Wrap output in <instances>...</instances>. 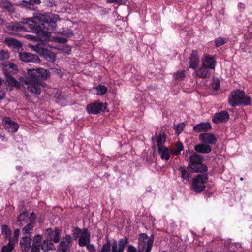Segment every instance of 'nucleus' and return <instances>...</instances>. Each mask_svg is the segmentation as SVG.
Returning <instances> with one entry per match:
<instances>
[{"label":"nucleus","instance_id":"nucleus-1","mask_svg":"<svg viewBox=\"0 0 252 252\" xmlns=\"http://www.w3.org/2000/svg\"><path fill=\"white\" fill-rule=\"evenodd\" d=\"M58 16L49 13H38L32 18H26L23 22L28 25L32 32L39 34L43 33L44 36H47L48 33L44 30H51L56 26L55 20Z\"/></svg>","mask_w":252,"mask_h":252},{"label":"nucleus","instance_id":"nucleus-2","mask_svg":"<svg viewBox=\"0 0 252 252\" xmlns=\"http://www.w3.org/2000/svg\"><path fill=\"white\" fill-rule=\"evenodd\" d=\"M27 77L23 84L25 89L31 93L39 94L41 92V86L45 84L42 81L49 77L48 71L44 68L28 69Z\"/></svg>","mask_w":252,"mask_h":252},{"label":"nucleus","instance_id":"nucleus-3","mask_svg":"<svg viewBox=\"0 0 252 252\" xmlns=\"http://www.w3.org/2000/svg\"><path fill=\"white\" fill-rule=\"evenodd\" d=\"M189 154V163L188 168H190L192 172H204L207 170V166L202 163V157L195 152L190 150L186 151V156Z\"/></svg>","mask_w":252,"mask_h":252},{"label":"nucleus","instance_id":"nucleus-4","mask_svg":"<svg viewBox=\"0 0 252 252\" xmlns=\"http://www.w3.org/2000/svg\"><path fill=\"white\" fill-rule=\"evenodd\" d=\"M251 102V98L246 95L244 91L240 90L231 92L229 96V103L232 106H236L241 104L249 105Z\"/></svg>","mask_w":252,"mask_h":252},{"label":"nucleus","instance_id":"nucleus-5","mask_svg":"<svg viewBox=\"0 0 252 252\" xmlns=\"http://www.w3.org/2000/svg\"><path fill=\"white\" fill-rule=\"evenodd\" d=\"M74 233L81 235L79 239L78 244L81 247L86 246L88 252H96L94 246L90 244V234L87 229L81 230L80 228H76Z\"/></svg>","mask_w":252,"mask_h":252},{"label":"nucleus","instance_id":"nucleus-6","mask_svg":"<svg viewBox=\"0 0 252 252\" xmlns=\"http://www.w3.org/2000/svg\"><path fill=\"white\" fill-rule=\"evenodd\" d=\"M208 181L206 174H199L195 176L192 181V187L196 192H202L205 189L204 184Z\"/></svg>","mask_w":252,"mask_h":252},{"label":"nucleus","instance_id":"nucleus-7","mask_svg":"<svg viewBox=\"0 0 252 252\" xmlns=\"http://www.w3.org/2000/svg\"><path fill=\"white\" fill-rule=\"evenodd\" d=\"M153 244V238H149L146 234H141L139 237V249L142 252H150Z\"/></svg>","mask_w":252,"mask_h":252},{"label":"nucleus","instance_id":"nucleus-8","mask_svg":"<svg viewBox=\"0 0 252 252\" xmlns=\"http://www.w3.org/2000/svg\"><path fill=\"white\" fill-rule=\"evenodd\" d=\"M72 239L69 235H65L58 247V252H70Z\"/></svg>","mask_w":252,"mask_h":252},{"label":"nucleus","instance_id":"nucleus-9","mask_svg":"<svg viewBox=\"0 0 252 252\" xmlns=\"http://www.w3.org/2000/svg\"><path fill=\"white\" fill-rule=\"evenodd\" d=\"M201 65L211 71L214 70L216 65V61L214 57L205 54L201 59Z\"/></svg>","mask_w":252,"mask_h":252},{"label":"nucleus","instance_id":"nucleus-10","mask_svg":"<svg viewBox=\"0 0 252 252\" xmlns=\"http://www.w3.org/2000/svg\"><path fill=\"white\" fill-rule=\"evenodd\" d=\"M18 54L20 59L24 62H31L36 63H39L40 61L39 57L36 55L27 52H19Z\"/></svg>","mask_w":252,"mask_h":252},{"label":"nucleus","instance_id":"nucleus-11","mask_svg":"<svg viewBox=\"0 0 252 252\" xmlns=\"http://www.w3.org/2000/svg\"><path fill=\"white\" fill-rule=\"evenodd\" d=\"M105 104L95 102L88 105L87 111L90 114H97L101 111L106 109Z\"/></svg>","mask_w":252,"mask_h":252},{"label":"nucleus","instance_id":"nucleus-12","mask_svg":"<svg viewBox=\"0 0 252 252\" xmlns=\"http://www.w3.org/2000/svg\"><path fill=\"white\" fill-rule=\"evenodd\" d=\"M4 128L9 132H16L19 128V125L17 123L12 121L9 117L3 118L2 121Z\"/></svg>","mask_w":252,"mask_h":252},{"label":"nucleus","instance_id":"nucleus-13","mask_svg":"<svg viewBox=\"0 0 252 252\" xmlns=\"http://www.w3.org/2000/svg\"><path fill=\"white\" fill-rule=\"evenodd\" d=\"M33 49L42 55L47 61L54 62L55 60V55L47 49H40L38 46H34Z\"/></svg>","mask_w":252,"mask_h":252},{"label":"nucleus","instance_id":"nucleus-14","mask_svg":"<svg viewBox=\"0 0 252 252\" xmlns=\"http://www.w3.org/2000/svg\"><path fill=\"white\" fill-rule=\"evenodd\" d=\"M212 74V71L201 65L194 73V76L199 78H209Z\"/></svg>","mask_w":252,"mask_h":252},{"label":"nucleus","instance_id":"nucleus-15","mask_svg":"<svg viewBox=\"0 0 252 252\" xmlns=\"http://www.w3.org/2000/svg\"><path fill=\"white\" fill-rule=\"evenodd\" d=\"M127 243V238L120 239L118 244L116 241H114L112 244V252H124L125 247Z\"/></svg>","mask_w":252,"mask_h":252},{"label":"nucleus","instance_id":"nucleus-16","mask_svg":"<svg viewBox=\"0 0 252 252\" xmlns=\"http://www.w3.org/2000/svg\"><path fill=\"white\" fill-rule=\"evenodd\" d=\"M229 119V114L227 111H223L220 113H216L212 119L214 123L217 124L226 122Z\"/></svg>","mask_w":252,"mask_h":252},{"label":"nucleus","instance_id":"nucleus-17","mask_svg":"<svg viewBox=\"0 0 252 252\" xmlns=\"http://www.w3.org/2000/svg\"><path fill=\"white\" fill-rule=\"evenodd\" d=\"M199 139L205 144H214L216 142L215 136L211 133H204L200 134Z\"/></svg>","mask_w":252,"mask_h":252},{"label":"nucleus","instance_id":"nucleus-18","mask_svg":"<svg viewBox=\"0 0 252 252\" xmlns=\"http://www.w3.org/2000/svg\"><path fill=\"white\" fill-rule=\"evenodd\" d=\"M32 238L25 235L23 236L20 242L21 252H28L31 247Z\"/></svg>","mask_w":252,"mask_h":252},{"label":"nucleus","instance_id":"nucleus-19","mask_svg":"<svg viewBox=\"0 0 252 252\" xmlns=\"http://www.w3.org/2000/svg\"><path fill=\"white\" fill-rule=\"evenodd\" d=\"M154 143H157L158 150H161V148L164 147L163 145L166 140V135L163 132L159 133L158 135L153 136L152 138Z\"/></svg>","mask_w":252,"mask_h":252},{"label":"nucleus","instance_id":"nucleus-20","mask_svg":"<svg viewBox=\"0 0 252 252\" xmlns=\"http://www.w3.org/2000/svg\"><path fill=\"white\" fill-rule=\"evenodd\" d=\"M189 68L193 69H195L199 63V57L198 52L195 50H193L189 58Z\"/></svg>","mask_w":252,"mask_h":252},{"label":"nucleus","instance_id":"nucleus-21","mask_svg":"<svg viewBox=\"0 0 252 252\" xmlns=\"http://www.w3.org/2000/svg\"><path fill=\"white\" fill-rule=\"evenodd\" d=\"M2 65V68L5 74H6V73H8V74L16 73L18 70L17 66L12 63L7 62Z\"/></svg>","mask_w":252,"mask_h":252},{"label":"nucleus","instance_id":"nucleus-22","mask_svg":"<svg viewBox=\"0 0 252 252\" xmlns=\"http://www.w3.org/2000/svg\"><path fill=\"white\" fill-rule=\"evenodd\" d=\"M212 127L209 123H201L194 126L195 132H207L211 130Z\"/></svg>","mask_w":252,"mask_h":252},{"label":"nucleus","instance_id":"nucleus-23","mask_svg":"<svg viewBox=\"0 0 252 252\" xmlns=\"http://www.w3.org/2000/svg\"><path fill=\"white\" fill-rule=\"evenodd\" d=\"M47 232L50 236L49 240H53L55 243L59 242L61 231L59 228H56L54 230L48 229L47 230Z\"/></svg>","mask_w":252,"mask_h":252},{"label":"nucleus","instance_id":"nucleus-24","mask_svg":"<svg viewBox=\"0 0 252 252\" xmlns=\"http://www.w3.org/2000/svg\"><path fill=\"white\" fill-rule=\"evenodd\" d=\"M194 150L198 153L208 154L211 151V147L205 143L198 144L194 147Z\"/></svg>","mask_w":252,"mask_h":252},{"label":"nucleus","instance_id":"nucleus-25","mask_svg":"<svg viewBox=\"0 0 252 252\" xmlns=\"http://www.w3.org/2000/svg\"><path fill=\"white\" fill-rule=\"evenodd\" d=\"M6 31L10 34H15L22 29V27L17 23H10L6 26Z\"/></svg>","mask_w":252,"mask_h":252},{"label":"nucleus","instance_id":"nucleus-26","mask_svg":"<svg viewBox=\"0 0 252 252\" xmlns=\"http://www.w3.org/2000/svg\"><path fill=\"white\" fill-rule=\"evenodd\" d=\"M34 223H29L26 225L22 229V233L27 236H32V233L33 230Z\"/></svg>","mask_w":252,"mask_h":252},{"label":"nucleus","instance_id":"nucleus-27","mask_svg":"<svg viewBox=\"0 0 252 252\" xmlns=\"http://www.w3.org/2000/svg\"><path fill=\"white\" fill-rule=\"evenodd\" d=\"M28 213L27 211H25L21 213L17 220L16 224L19 226H21L25 224L28 219Z\"/></svg>","mask_w":252,"mask_h":252},{"label":"nucleus","instance_id":"nucleus-28","mask_svg":"<svg viewBox=\"0 0 252 252\" xmlns=\"http://www.w3.org/2000/svg\"><path fill=\"white\" fill-rule=\"evenodd\" d=\"M20 234V229H16L13 233V236L9 237V241L7 246L10 247V246L12 245V249L14 248V244L17 242L19 236Z\"/></svg>","mask_w":252,"mask_h":252},{"label":"nucleus","instance_id":"nucleus-29","mask_svg":"<svg viewBox=\"0 0 252 252\" xmlns=\"http://www.w3.org/2000/svg\"><path fill=\"white\" fill-rule=\"evenodd\" d=\"M0 6L8 11L13 12L15 10L12 3L7 0H1L0 1Z\"/></svg>","mask_w":252,"mask_h":252},{"label":"nucleus","instance_id":"nucleus-30","mask_svg":"<svg viewBox=\"0 0 252 252\" xmlns=\"http://www.w3.org/2000/svg\"><path fill=\"white\" fill-rule=\"evenodd\" d=\"M41 247L42 250L44 251V252H46L51 250L53 247V245L51 240L46 239L42 243Z\"/></svg>","mask_w":252,"mask_h":252},{"label":"nucleus","instance_id":"nucleus-31","mask_svg":"<svg viewBox=\"0 0 252 252\" xmlns=\"http://www.w3.org/2000/svg\"><path fill=\"white\" fill-rule=\"evenodd\" d=\"M179 171H180L181 177L184 180V181H186L187 182H189V172L186 170L184 167H179Z\"/></svg>","mask_w":252,"mask_h":252},{"label":"nucleus","instance_id":"nucleus-32","mask_svg":"<svg viewBox=\"0 0 252 252\" xmlns=\"http://www.w3.org/2000/svg\"><path fill=\"white\" fill-rule=\"evenodd\" d=\"M4 43L5 44H7L9 46H19L20 44V42H18L17 40L12 38H6L5 39L4 41Z\"/></svg>","mask_w":252,"mask_h":252},{"label":"nucleus","instance_id":"nucleus-33","mask_svg":"<svg viewBox=\"0 0 252 252\" xmlns=\"http://www.w3.org/2000/svg\"><path fill=\"white\" fill-rule=\"evenodd\" d=\"M183 150V146L181 142H178L174 147L171 149L172 153L174 155H178Z\"/></svg>","mask_w":252,"mask_h":252},{"label":"nucleus","instance_id":"nucleus-34","mask_svg":"<svg viewBox=\"0 0 252 252\" xmlns=\"http://www.w3.org/2000/svg\"><path fill=\"white\" fill-rule=\"evenodd\" d=\"M5 75L6 77L7 82L11 86H14L15 87H18L19 86V82L16 79H15L12 76H11V74H8V73H6V74Z\"/></svg>","mask_w":252,"mask_h":252},{"label":"nucleus","instance_id":"nucleus-35","mask_svg":"<svg viewBox=\"0 0 252 252\" xmlns=\"http://www.w3.org/2000/svg\"><path fill=\"white\" fill-rule=\"evenodd\" d=\"M159 153L161 154V156L162 159L168 160L169 158V153L168 149L165 147L161 148V150H158Z\"/></svg>","mask_w":252,"mask_h":252},{"label":"nucleus","instance_id":"nucleus-36","mask_svg":"<svg viewBox=\"0 0 252 252\" xmlns=\"http://www.w3.org/2000/svg\"><path fill=\"white\" fill-rule=\"evenodd\" d=\"M2 231L5 235V238H7L9 241V237H10L11 234L10 229L6 225H3L2 226Z\"/></svg>","mask_w":252,"mask_h":252},{"label":"nucleus","instance_id":"nucleus-37","mask_svg":"<svg viewBox=\"0 0 252 252\" xmlns=\"http://www.w3.org/2000/svg\"><path fill=\"white\" fill-rule=\"evenodd\" d=\"M174 77L178 80H182L185 77V71L183 70L178 71L174 74Z\"/></svg>","mask_w":252,"mask_h":252},{"label":"nucleus","instance_id":"nucleus-38","mask_svg":"<svg viewBox=\"0 0 252 252\" xmlns=\"http://www.w3.org/2000/svg\"><path fill=\"white\" fill-rule=\"evenodd\" d=\"M185 124L184 123H180L178 125H176L174 126V128L176 131V132L179 134H180L184 129L185 127Z\"/></svg>","mask_w":252,"mask_h":252},{"label":"nucleus","instance_id":"nucleus-39","mask_svg":"<svg viewBox=\"0 0 252 252\" xmlns=\"http://www.w3.org/2000/svg\"><path fill=\"white\" fill-rule=\"evenodd\" d=\"M96 89L97 90V94L101 95L104 94L107 92V88L104 85H99L96 87Z\"/></svg>","mask_w":252,"mask_h":252},{"label":"nucleus","instance_id":"nucleus-40","mask_svg":"<svg viewBox=\"0 0 252 252\" xmlns=\"http://www.w3.org/2000/svg\"><path fill=\"white\" fill-rule=\"evenodd\" d=\"M226 42V40L225 38L222 37H219L216 39L215 41V46L217 47H220L224 44Z\"/></svg>","mask_w":252,"mask_h":252},{"label":"nucleus","instance_id":"nucleus-41","mask_svg":"<svg viewBox=\"0 0 252 252\" xmlns=\"http://www.w3.org/2000/svg\"><path fill=\"white\" fill-rule=\"evenodd\" d=\"M9 58V54L7 51L1 50H0V60H3L7 59Z\"/></svg>","mask_w":252,"mask_h":252},{"label":"nucleus","instance_id":"nucleus-42","mask_svg":"<svg viewBox=\"0 0 252 252\" xmlns=\"http://www.w3.org/2000/svg\"><path fill=\"white\" fill-rule=\"evenodd\" d=\"M101 252H110V244L109 241L103 245Z\"/></svg>","mask_w":252,"mask_h":252},{"label":"nucleus","instance_id":"nucleus-43","mask_svg":"<svg viewBox=\"0 0 252 252\" xmlns=\"http://www.w3.org/2000/svg\"><path fill=\"white\" fill-rule=\"evenodd\" d=\"M42 239V236L41 235H35L33 239V244L32 245H37V244L39 243Z\"/></svg>","mask_w":252,"mask_h":252},{"label":"nucleus","instance_id":"nucleus-44","mask_svg":"<svg viewBox=\"0 0 252 252\" xmlns=\"http://www.w3.org/2000/svg\"><path fill=\"white\" fill-rule=\"evenodd\" d=\"M127 252H143L141 250H137L133 246L130 245L128 246Z\"/></svg>","mask_w":252,"mask_h":252},{"label":"nucleus","instance_id":"nucleus-45","mask_svg":"<svg viewBox=\"0 0 252 252\" xmlns=\"http://www.w3.org/2000/svg\"><path fill=\"white\" fill-rule=\"evenodd\" d=\"M125 0H106V2L108 3H117L119 4H124Z\"/></svg>","mask_w":252,"mask_h":252},{"label":"nucleus","instance_id":"nucleus-46","mask_svg":"<svg viewBox=\"0 0 252 252\" xmlns=\"http://www.w3.org/2000/svg\"><path fill=\"white\" fill-rule=\"evenodd\" d=\"M30 252H40L39 245H32Z\"/></svg>","mask_w":252,"mask_h":252},{"label":"nucleus","instance_id":"nucleus-47","mask_svg":"<svg viewBox=\"0 0 252 252\" xmlns=\"http://www.w3.org/2000/svg\"><path fill=\"white\" fill-rule=\"evenodd\" d=\"M5 89H0V100H3L5 97Z\"/></svg>","mask_w":252,"mask_h":252},{"label":"nucleus","instance_id":"nucleus-48","mask_svg":"<svg viewBox=\"0 0 252 252\" xmlns=\"http://www.w3.org/2000/svg\"><path fill=\"white\" fill-rule=\"evenodd\" d=\"M13 250L12 245L8 247L7 246H3L1 252H10Z\"/></svg>","mask_w":252,"mask_h":252},{"label":"nucleus","instance_id":"nucleus-49","mask_svg":"<svg viewBox=\"0 0 252 252\" xmlns=\"http://www.w3.org/2000/svg\"><path fill=\"white\" fill-rule=\"evenodd\" d=\"M220 87V84L218 80L214 82L212 84V88L214 90H218Z\"/></svg>","mask_w":252,"mask_h":252},{"label":"nucleus","instance_id":"nucleus-50","mask_svg":"<svg viewBox=\"0 0 252 252\" xmlns=\"http://www.w3.org/2000/svg\"><path fill=\"white\" fill-rule=\"evenodd\" d=\"M29 219L30 220V223H34V220L35 219V215L33 214V213H32V214H31V215L29 217Z\"/></svg>","mask_w":252,"mask_h":252},{"label":"nucleus","instance_id":"nucleus-51","mask_svg":"<svg viewBox=\"0 0 252 252\" xmlns=\"http://www.w3.org/2000/svg\"><path fill=\"white\" fill-rule=\"evenodd\" d=\"M25 37L28 39H29V40H34L35 39V37L32 35H30V34H26L25 35Z\"/></svg>","mask_w":252,"mask_h":252},{"label":"nucleus","instance_id":"nucleus-52","mask_svg":"<svg viewBox=\"0 0 252 252\" xmlns=\"http://www.w3.org/2000/svg\"><path fill=\"white\" fill-rule=\"evenodd\" d=\"M33 1L36 4H39L40 3V0H33Z\"/></svg>","mask_w":252,"mask_h":252},{"label":"nucleus","instance_id":"nucleus-53","mask_svg":"<svg viewBox=\"0 0 252 252\" xmlns=\"http://www.w3.org/2000/svg\"><path fill=\"white\" fill-rule=\"evenodd\" d=\"M67 41V40L65 38H62V42L63 43H65Z\"/></svg>","mask_w":252,"mask_h":252},{"label":"nucleus","instance_id":"nucleus-54","mask_svg":"<svg viewBox=\"0 0 252 252\" xmlns=\"http://www.w3.org/2000/svg\"><path fill=\"white\" fill-rule=\"evenodd\" d=\"M205 252H210V251H206Z\"/></svg>","mask_w":252,"mask_h":252},{"label":"nucleus","instance_id":"nucleus-55","mask_svg":"<svg viewBox=\"0 0 252 252\" xmlns=\"http://www.w3.org/2000/svg\"><path fill=\"white\" fill-rule=\"evenodd\" d=\"M1 21H3V20H0Z\"/></svg>","mask_w":252,"mask_h":252}]
</instances>
